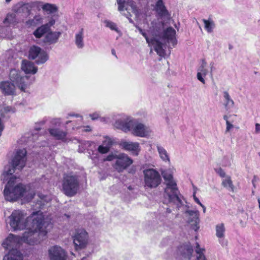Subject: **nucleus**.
I'll list each match as a JSON object with an SVG mask.
<instances>
[{
    "mask_svg": "<svg viewBox=\"0 0 260 260\" xmlns=\"http://www.w3.org/2000/svg\"><path fill=\"white\" fill-rule=\"evenodd\" d=\"M114 125L116 128L124 133L129 132L135 137L149 138L153 136V132L149 126L128 115L117 119Z\"/></svg>",
    "mask_w": 260,
    "mask_h": 260,
    "instance_id": "7ed1b4c3",
    "label": "nucleus"
},
{
    "mask_svg": "<svg viewBox=\"0 0 260 260\" xmlns=\"http://www.w3.org/2000/svg\"><path fill=\"white\" fill-rule=\"evenodd\" d=\"M31 8V4L29 3L19 2L13 6L12 11L20 21H23L30 15Z\"/></svg>",
    "mask_w": 260,
    "mask_h": 260,
    "instance_id": "9b49d317",
    "label": "nucleus"
},
{
    "mask_svg": "<svg viewBox=\"0 0 260 260\" xmlns=\"http://www.w3.org/2000/svg\"><path fill=\"white\" fill-rule=\"evenodd\" d=\"M217 172L221 177L225 178L226 177L225 172L221 168L219 169Z\"/></svg>",
    "mask_w": 260,
    "mask_h": 260,
    "instance_id": "de8ad7c7",
    "label": "nucleus"
},
{
    "mask_svg": "<svg viewBox=\"0 0 260 260\" xmlns=\"http://www.w3.org/2000/svg\"><path fill=\"white\" fill-rule=\"evenodd\" d=\"M91 159H92V160L94 161V163H96V160L95 158H93V157H91Z\"/></svg>",
    "mask_w": 260,
    "mask_h": 260,
    "instance_id": "bf43d9fd",
    "label": "nucleus"
},
{
    "mask_svg": "<svg viewBox=\"0 0 260 260\" xmlns=\"http://www.w3.org/2000/svg\"><path fill=\"white\" fill-rule=\"evenodd\" d=\"M100 116V113L99 112H95L89 115V117L93 120L98 119Z\"/></svg>",
    "mask_w": 260,
    "mask_h": 260,
    "instance_id": "37998d69",
    "label": "nucleus"
},
{
    "mask_svg": "<svg viewBox=\"0 0 260 260\" xmlns=\"http://www.w3.org/2000/svg\"><path fill=\"white\" fill-rule=\"evenodd\" d=\"M50 135L53 136L55 139L60 140L63 139L65 134L58 129H50L49 130Z\"/></svg>",
    "mask_w": 260,
    "mask_h": 260,
    "instance_id": "473e14b6",
    "label": "nucleus"
},
{
    "mask_svg": "<svg viewBox=\"0 0 260 260\" xmlns=\"http://www.w3.org/2000/svg\"><path fill=\"white\" fill-rule=\"evenodd\" d=\"M178 254L190 258L193 252V249L190 244L181 245L178 248Z\"/></svg>",
    "mask_w": 260,
    "mask_h": 260,
    "instance_id": "aec40b11",
    "label": "nucleus"
},
{
    "mask_svg": "<svg viewBox=\"0 0 260 260\" xmlns=\"http://www.w3.org/2000/svg\"><path fill=\"white\" fill-rule=\"evenodd\" d=\"M26 150L25 149H18L16 151L12 161L11 169L7 167L2 176V180H7L9 175L14 173V170H21L25 166L26 160Z\"/></svg>",
    "mask_w": 260,
    "mask_h": 260,
    "instance_id": "6e6552de",
    "label": "nucleus"
},
{
    "mask_svg": "<svg viewBox=\"0 0 260 260\" xmlns=\"http://www.w3.org/2000/svg\"><path fill=\"white\" fill-rule=\"evenodd\" d=\"M257 181V178L256 176H254L252 180V184L253 185V186L254 187H255V182L256 181Z\"/></svg>",
    "mask_w": 260,
    "mask_h": 260,
    "instance_id": "603ef678",
    "label": "nucleus"
},
{
    "mask_svg": "<svg viewBox=\"0 0 260 260\" xmlns=\"http://www.w3.org/2000/svg\"><path fill=\"white\" fill-rule=\"evenodd\" d=\"M222 185L228 190L234 191V186L230 176H226L222 181Z\"/></svg>",
    "mask_w": 260,
    "mask_h": 260,
    "instance_id": "bb28decb",
    "label": "nucleus"
},
{
    "mask_svg": "<svg viewBox=\"0 0 260 260\" xmlns=\"http://www.w3.org/2000/svg\"><path fill=\"white\" fill-rule=\"evenodd\" d=\"M54 23H55V21H54V20H51V21L49 22V23H48V24H47L48 25L49 28L51 26L53 25Z\"/></svg>",
    "mask_w": 260,
    "mask_h": 260,
    "instance_id": "864d4df0",
    "label": "nucleus"
},
{
    "mask_svg": "<svg viewBox=\"0 0 260 260\" xmlns=\"http://www.w3.org/2000/svg\"><path fill=\"white\" fill-rule=\"evenodd\" d=\"M193 199H194V201L198 204H199L200 206L202 205V204L201 203V202L200 201L199 199L196 197L195 192L193 194Z\"/></svg>",
    "mask_w": 260,
    "mask_h": 260,
    "instance_id": "09e8293b",
    "label": "nucleus"
},
{
    "mask_svg": "<svg viewBox=\"0 0 260 260\" xmlns=\"http://www.w3.org/2000/svg\"><path fill=\"white\" fill-rule=\"evenodd\" d=\"M132 9H133L132 12L135 14L136 13V10L134 8H132Z\"/></svg>",
    "mask_w": 260,
    "mask_h": 260,
    "instance_id": "e2e57ef3",
    "label": "nucleus"
},
{
    "mask_svg": "<svg viewBox=\"0 0 260 260\" xmlns=\"http://www.w3.org/2000/svg\"><path fill=\"white\" fill-rule=\"evenodd\" d=\"M50 260H64V251L59 246H53L48 250Z\"/></svg>",
    "mask_w": 260,
    "mask_h": 260,
    "instance_id": "2eb2a0df",
    "label": "nucleus"
},
{
    "mask_svg": "<svg viewBox=\"0 0 260 260\" xmlns=\"http://www.w3.org/2000/svg\"><path fill=\"white\" fill-rule=\"evenodd\" d=\"M76 249H84L88 245L89 236L85 230L82 228L76 229L70 232Z\"/></svg>",
    "mask_w": 260,
    "mask_h": 260,
    "instance_id": "9d476101",
    "label": "nucleus"
},
{
    "mask_svg": "<svg viewBox=\"0 0 260 260\" xmlns=\"http://www.w3.org/2000/svg\"><path fill=\"white\" fill-rule=\"evenodd\" d=\"M223 98L224 108L226 111L230 112L234 106V102L231 98L228 92L226 91L223 92Z\"/></svg>",
    "mask_w": 260,
    "mask_h": 260,
    "instance_id": "5701e85b",
    "label": "nucleus"
},
{
    "mask_svg": "<svg viewBox=\"0 0 260 260\" xmlns=\"http://www.w3.org/2000/svg\"><path fill=\"white\" fill-rule=\"evenodd\" d=\"M210 72L212 73V71H213V68H214V63L213 62H211L210 63Z\"/></svg>",
    "mask_w": 260,
    "mask_h": 260,
    "instance_id": "5fc2aeb1",
    "label": "nucleus"
},
{
    "mask_svg": "<svg viewBox=\"0 0 260 260\" xmlns=\"http://www.w3.org/2000/svg\"><path fill=\"white\" fill-rule=\"evenodd\" d=\"M62 189H63V190H65V183H63L62 184Z\"/></svg>",
    "mask_w": 260,
    "mask_h": 260,
    "instance_id": "052dcab7",
    "label": "nucleus"
},
{
    "mask_svg": "<svg viewBox=\"0 0 260 260\" xmlns=\"http://www.w3.org/2000/svg\"><path fill=\"white\" fill-rule=\"evenodd\" d=\"M84 31L83 28L80 29L75 36V44L79 49H83L85 46L84 41Z\"/></svg>",
    "mask_w": 260,
    "mask_h": 260,
    "instance_id": "6ab92c4d",
    "label": "nucleus"
},
{
    "mask_svg": "<svg viewBox=\"0 0 260 260\" xmlns=\"http://www.w3.org/2000/svg\"><path fill=\"white\" fill-rule=\"evenodd\" d=\"M155 9L157 13L161 16H166L168 15V12L162 0H158Z\"/></svg>",
    "mask_w": 260,
    "mask_h": 260,
    "instance_id": "393cba45",
    "label": "nucleus"
},
{
    "mask_svg": "<svg viewBox=\"0 0 260 260\" xmlns=\"http://www.w3.org/2000/svg\"><path fill=\"white\" fill-rule=\"evenodd\" d=\"M21 69L26 74H35L38 71L34 63L28 60H24L22 62Z\"/></svg>",
    "mask_w": 260,
    "mask_h": 260,
    "instance_id": "a211bd4d",
    "label": "nucleus"
},
{
    "mask_svg": "<svg viewBox=\"0 0 260 260\" xmlns=\"http://www.w3.org/2000/svg\"><path fill=\"white\" fill-rule=\"evenodd\" d=\"M201 206L203 208V212L204 213H205L206 212V207L203 205V204H202V205H201Z\"/></svg>",
    "mask_w": 260,
    "mask_h": 260,
    "instance_id": "6e6d98bb",
    "label": "nucleus"
},
{
    "mask_svg": "<svg viewBox=\"0 0 260 260\" xmlns=\"http://www.w3.org/2000/svg\"><path fill=\"white\" fill-rule=\"evenodd\" d=\"M203 21L204 23L205 28L207 31L209 33H211L213 31L215 27V23L214 21L210 19H203Z\"/></svg>",
    "mask_w": 260,
    "mask_h": 260,
    "instance_id": "c85d7f7f",
    "label": "nucleus"
},
{
    "mask_svg": "<svg viewBox=\"0 0 260 260\" xmlns=\"http://www.w3.org/2000/svg\"><path fill=\"white\" fill-rule=\"evenodd\" d=\"M133 162V160L125 153H121L116 155V160L114 168L119 172L123 171Z\"/></svg>",
    "mask_w": 260,
    "mask_h": 260,
    "instance_id": "f8f14e48",
    "label": "nucleus"
},
{
    "mask_svg": "<svg viewBox=\"0 0 260 260\" xmlns=\"http://www.w3.org/2000/svg\"><path fill=\"white\" fill-rule=\"evenodd\" d=\"M21 22L16 15L14 13H8L5 19L3 21V23L6 26H10L11 25H15Z\"/></svg>",
    "mask_w": 260,
    "mask_h": 260,
    "instance_id": "412c9836",
    "label": "nucleus"
},
{
    "mask_svg": "<svg viewBox=\"0 0 260 260\" xmlns=\"http://www.w3.org/2000/svg\"><path fill=\"white\" fill-rule=\"evenodd\" d=\"M9 78L11 82L4 81L0 83V88L3 93L13 95L16 86L21 91L25 90L27 86L25 83V81L28 79L27 76L21 77L18 71L12 69L10 71Z\"/></svg>",
    "mask_w": 260,
    "mask_h": 260,
    "instance_id": "423d86ee",
    "label": "nucleus"
},
{
    "mask_svg": "<svg viewBox=\"0 0 260 260\" xmlns=\"http://www.w3.org/2000/svg\"><path fill=\"white\" fill-rule=\"evenodd\" d=\"M215 235L219 239V242L222 246L226 245L227 242L224 239L225 228L224 223H219L215 226Z\"/></svg>",
    "mask_w": 260,
    "mask_h": 260,
    "instance_id": "dca6fc26",
    "label": "nucleus"
},
{
    "mask_svg": "<svg viewBox=\"0 0 260 260\" xmlns=\"http://www.w3.org/2000/svg\"><path fill=\"white\" fill-rule=\"evenodd\" d=\"M49 30V26L48 24H45L41 26L36 30L34 34L36 38H41L44 34L46 33Z\"/></svg>",
    "mask_w": 260,
    "mask_h": 260,
    "instance_id": "cd10ccee",
    "label": "nucleus"
},
{
    "mask_svg": "<svg viewBox=\"0 0 260 260\" xmlns=\"http://www.w3.org/2000/svg\"><path fill=\"white\" fill-rule=\"evenodd\" d=\"M41 52L40 48L37 46H33L30 48L29 52V58L31 59H35L40 55Z\"/></svg>",
    "mask_w": 260,
    "mask_h": 260,
    "instance_id": "c756f323",
    "label": "nucleus"
},
{
    "mask_svg": "<svg viewBox=\"0 0 260 260\" xmlns=\"http://www.w3.org/2000/svg\"><path fill=\"white\" fill-rule=\"evenodd\" d=\"M60 33L58 32H49L46 36V41L50 43H55L58 39Z\"/></svg>",
    "mask_w": 260,
    "mask_h": 260,
    "instance_id": "7c9ffc66",
    "label": "nucleus"
},
{
    "mask_svg": "<svg viewBox=\"0 0 260 260\" xmlns=\"http://www.w3.org/2000/svg\"><path fill=\"white\" fill-rule=\"evenodd\" d=\"M12 0H6V2L7 3H9L10 2H11Z\"/></svg>",
    "mask_w": 260,
    "mask_h": 260,
    "instance_id": "0e129e2a",
    "label": "nucleus"
},
{
    "mask_svg": "<svg viewBox=\"0 0 260 260\" xmlns=\"http://www.w3.org/2000/svg\"><path fill=\"white\" fill-rule=\"evenodd\" d=\"M74 121L73 119H71V120H69L66 121V123L67 124H68V123H69V122H74Z\"/></svg>",
    "mask_w": 260,
    "mask_h": 260,
    "instance_id": "13d9d810",
    "label": "nucleus"
},
{
    "mask_svg": "<svg viewBox=\"0 0 260 260\" xmlns=\"http://www.w3.org/2000/svg\"><path fill=\"white\" fill-rule=\"evenodd\" d=\"M42 18L40 15H36L32 19H29L26 22L27 25L34 26L40 23Z\"/></svg>",
    "mask_w": 260,
    "mask_h": 260,
    "instance_id": "c9c22d12",
    "label": "nucleus"
},
{
    "mask_svg": "<svg viewBox=\"0 0 260 260\" xmlns=\"http://www.w3.org/2000/svg\"><path fill=\"white\" fill-rule=\"evenodd\" d=\"M10 112L14 113L15 112V110L10 107H4L1 109L0 114L2 117H4L6 114Z\"/></svg>",
    "mask_w": 260,
    "mask_h": 260,
    "instance_id": "58836bf2",
    "label": "nucleus"
},
{
    "mask_svg": "<svg viewBox=\"0 0 260 260\" xmlns=\"http://www.w3.org/2000/svg\"><path fill=\"white\" fill-rule=\"evenodd\" d=\"M171 212H172V210L169 208H167L166 209V213H171Z\"/></svg>",
    "mask_w": 260,
    "mask_h": 260,
    "instance_id": "4d7b16f0",
    "label": "nucleus"
},
{
    "mask_svg": "<svg viewBox=\"0 0 260 260\" xmlns=\"http://www.w3.org/2000/svg\"><path fill=\"white\" fill-rule=\"evenodd\" d=\"M69 117H71L72 118H74V117H79V118H81V119H82V116H80L78 114H71V113H69V114H68V116L66 117V118H69Z\"/></svg>",
    "mask_w": 260,
    "mask_h": 260,
    "instance_id": "c03bdc74",
    "label": "nucleus"
},
{
    "mask_svg": "<svg viewBox=\"0 0 260 260\" xmlns=\"http://www.w3.org/2000/svg\"><path fill=\"white\" fill-rule=\"evenodd\" d=\"M104 23L106 27H109L111 30L118 31V28L115 23L109 20H106L105 21Z\"/></svg>",
    "mask_w": 260,
    "mask_h": 260,
    "instance_id": "a19ab883",
    "label": "nucleus"
},
{
    "mask_svg": "<svg viewBox=\"0 0 260 260\" xmlns=\"http://www.w3.org/2000/svg\"><path fill=\"white\" fill-rule=\"evenodd\" d=\"M90 144L91 142L89 141H85L84 143H82L79 145V149H81L83 144L84 145V147H83V148H86L90 145Z\"/></svg>",
    "mask_w": 260,
    "mask_h": 260,
    "instance_id": "a18cd8bd",
    "label": "nucleus"
},
{
    "mask_svg": "<svg viewBox=\"0 0 260 260\" xmlns=\"http://www.w3.org/2000/svg\"><path fill=\"white\" fill-rule=\"evenodd\" d=\"M109 149L107 147L104 146L102 145H100L98 147V151L99 153L102 154H105L109 151Z\"/></svg>",
    "mask_w": 260,
    "mask_h": 260,
    "instance_id": "79ce46f5",
    "label": "nucleus"
},
{
    "mask_svg": "<svg viewBox=\"0 0 260 260\" xmlns=\"http://www.w3.org/2000/svg\"><path fill=\"white\" fill-rule=\"evenodd\" d=\"M136 28L139 32L145 38L149 46L153 47L157 54L161 57L165 55L163 45L167 40L174 45L177 41L175 38L176 31L172 27L164 30V23L161 22L153 21L147 32L138 26Z\"/></svg>",
    "mask_w": 260,
    "mask_h": 260,
    "instance_id": "f03ea898",
    "label": "nucleus"
},
{
    "mask_svg": "<svg viewBox=\"0 0 260 260\" xmlns=\"http://www.w3.org/2000/svg\"><path fill=\"white\" fill-rule=\"evenodd\" d=\"M223 119L226 122L225 133H229L234 127V125L229 121V117L227 115L223 116Z\"/></svg>",
    "mask_w": 260,
    "mask_h": 260,
    "instance_id": "4c0bfd02",
    "label": "nucleus"
},
{
    "mask_svg": "<svg viewBox=\"0 0 260 260\" xmlns=\"http://www.w3.org/2000/svg\"><path fill=\"white\" fill-rule=\"evenodd\" d=\"M79 189V182L75 176L66 177V196H73Z\"/></svg>",
    "mask_w": 260,
    "mask_h": 260,
    "instance_id": "4468645a",
    "label": "nucleus"
},
{
    "mask_svg": "<svg viewBox=\"0 0 260 260\" xmlns=\"http://www.w3.org/2000/svg\"><path fill=\"white\" fill-rule=\"evenodd\" d=\"M119 145L121 149L131 152L135 156H138L141 150L140 144L137 142L122 139L119 142Z\"/></svg>",
    "mask_w": 260,
    "mask_h": 260,
    "instance_id": "ddd939ff",
    "label": "nucleus"
},
{
    "mask_svg": "<svg viewBox=\"0 0 260 260\" xmlns=\"http://www.w3.org/2000/svg\"><path fill=\"white\" fill-rule=\"evenodd\" d=\"M3 260H23V256L20 251L13 249L4 256Z\"/></svg>",
    "mask_w": 260,
    "mask_h": 260,
    "instance_id": "4be33fe9",
    "label": "nucleus"
},
{
    "mask_svg": "<svg viewBox=\"0 0 260 260\" xmlns=\"http://www.w3.org/2000/svg\"><path fill=\"white\" fill-rule=\"evenodd\" d=\"M117 4L118 5V10L121 12H124V8L125 7V2L122 0H117ZM122 14L124 15H125L126 17V18H127L129 19V20L131 22H132V19L129 18V16H131V14H127L125 13L124 12H123Z\"/></svg>",
    "mask_w": 260,
    "mask_h": 260,
    "instance_id": "f704fd0d",
    "label": "nucleus"
},
{
    "mask_svg": "<svg viewBox=\"0 0 260 260\" xmlns=\"http://www.w3.org/2000/svg\"><path fill=\"white\" fill-rule=\"evenodd\" d=\"M255 133H260V124L256 123L255 124Z\"/></svg>",
    "mask_w": 260,
    "mask_h": 260,
    "instance_id": "8fccbe9b",
    "label": "nucleus"
},
{
    "mask_svg": "<svg viewBox=\"0 0 260 260\" xmlns=\"http://www.w3.org/2000/svg\"><path fill=\"white\" fill-rule=\"evenodd\" d=\"M116 158V155H114L113 154L109 155L104 159L105 161H111L113 159Z\"/></svg>",
    "mask_w": 260,
    "mask_h": 260,
    "instance_id": "49530a36",
    "label": "nucleus"
},
{
    "mask_svg": "<svg viewBox=\"0 0 260 260\" xmlns=\"http://www.w3.org/2000/svg\"><path fill=\"white\" fill-rule=\"evenodd\" d=\"M36 234L31 232H25L22 237L15 236L10 234L3 242L2 245L6 249L16 247L19 245L21 242L27 243L30 245H34L38 242Z\"/></svg>",
    "mask_w": 260,
    "mask_h": 260,
    "instance_id": "0eeeda50",
    "label": "nucleus"
},
{
    "mask_svg": "<svg viewBox=\"0 0 260 260\" xmlns=\"http://www.w3.org/2000/svg\"><path fill=\"white\" fill-rule=\"evenodd\" d=\"M186 213L189 216L190 218H191V219L189 220V222H194L196 227L194 230L197 231L199 229V226H197V224L199 222V212L197 210H188L186 212Z\"/></svg>",
    "mask_w": 260,
    "mask_h": 260,
    "instance_id": "a878e982",
    "label": "nucleus"
},
{
    "mask_svg": "<svg viewBox=\"0 0 260 260\" xmlns=\"http://www.w3.org/2000/svg\"><path fill=\"white\" fill-rule=\"evenodd\" d=\"M144 187L146 188H155L161 182L159 173L153 168L146 169L143 171Z\"/></svg>",
    "mask_w": 260,
    "mask_h": 260,
    "instance_id": "1a4fd4ad",
    "label": "nucleus"
},
{
    "mask_svg": "<svg viewBox=\"0 0 260 260\" xmlns=\"http://www.w3.org/2000/svg\"><path fill=\"white\" fill-rule=\"evenodd\" d=\"M26 213L22 210H16L9 217V224L13 231L22 230L27 228L26 232H32L36 237L40 235H45L48 231L47 228L51 225L44 221V217L41 211L33 212L26 217Z\"/></svg>",
    "mask_w": 260,
    "mask_h": 260,
    "instance_id": "f257e3e1",
    "label": "nucleus"
},
{
    "mask_svg": "<svg viewBox=\"0 0 260 260\" xmlns=\"http://www.w3.org/2000/svg\"><path fill=\"white\" fill-rule=\"evenodd\" d=\"M208 73L207 63L205 60L203 59L202 60L200 66L197 70V79L202 83L205 84V80L204 78L207 75Z\"/></svg>",
    "mask_w": 260,
    "mask_h": 260,
    "instance_id": "f3484780",
    "label": "nucleus"
},
{
    "mask_svg": "<svg viewBox=\"0 0 260 260\" xmlns=\"http://www.w3.org/2000/svg\"><path fill=\"white\" fill-rule=\"evenodd\" d=\"M42 9L49 13H53L56 11L57 8L55 5L46 3L42 6Z\"/></svg>",
    "mask_w": 260,
    "mask_h": 260,
    "instance_id": "72a5a7b5",
    "label": "nucleus"
},
{
    "mask_svg": "<svg viewBox=\"0 0 260 260\" xmlns=\"http://www.w3.org/2000/svg\"><path fill=\"white\" fill-rule=\"evenodd\" d=\"M205 249L202 248L200 247L199 243H196V252L197 254V260H207L204 255Z\"/></svg>",
    "mask_w": 260,
    "mask_h": 260,
    "instance_id": "2f4dec72",
    "label": "nucleus"
},
{
    "mask_svg": "<svg viewBox=\"0 0 260 260\" xmlns=\"http://www.w3.org/2000/svg\"><path fill=\"white\" fill-rule=\"evenodd\" d=\"M54 121H55V122L56 123H60L59 119H55L54 120Z\"/></svg>",
    "mask_w": 260,
    "mask_h": 260,
    "instance_id": "680f3d73",
    "label": "nucleus"
},
{
    "mask_svg": "<svg viewBox=\"0 0 260 260\" xmlns=\"http://www.w3.org/2000/svg\"><path fill=\"white\" fill-rule=\"evenodd\" d=\"M156 148L160 159L165 162L169 163L170 162L169 154L165 148L160 145H157Z\"/></svg>",
    "mask_w": 260,
    "mask_h": 260,
    "instance_id": "b1692460",
    "label": "nucleus"
},
{
    "mask_svg": "<svg viewBox=\"0 0 260 260\" xmlns=\"http://www.w3.org/2000/svg\"><path fill=\"white\" fill-rule=\"evenodd\" d=\"M165 181L166 187L164 193V203L173 204L177 208L182 205V202L178 195V189L176 181L173 178V172L171 169L165 170L161 172Z\"/></svg>",
    "mask_w": 260,
    "mask_h": 260,
    "instance_id": "39448f33",
    "label": "nucleus"
},
{
    "mask_svg": "<svg viewBox=\"0 0 260 260\" xmlns=\"http://www.w3.org/2000/svg\"><path fill=\"white\" fill-rule=\"evenodd\" d=\"M113 144V141L109 137H105L104 140L103 141L102 145L108 148L110 150V148Z\"/></svg>",
    "mask_w": 260,
    "mask_h": 260,
    "instance_id": "ea45409f",
    "label": "nucleus"
},
{
    "mask_svg": "<svg viewBox=\"0 0 260 260\" xmlns=\"http://www.w3.org/2000/svg\"><path fill=\"white\" fill-rule=\"evenodd\" d=\"M15 178L10 177L4 190V196L6 200L14 202L22 198L26 201L31 200L35 195L33 191L28 190V186L21 183L15 184Z\"/></svg>",
    "mask_w": 260,
    "mask_h": 260,
    "instance_id": "20e7f679",
    "label": "nucleus"
},
{
    "mask_svg": "<svg viewBox=\"0 0 260 260\" xmlns=\"http://www.w3.org/2000/svg\"><path fill=\"white\" fill-rule=\"evenodd\" d=\"M91 131V128L90 126H86L83 127V129H82V131L85 132H88Z\"/></svg>",
    "mask_w": 260,
    "mask_h": 260,
    "instance_id": "3c124183",
    "label": "nucleus"
},
{
    "mask_svg": "<svg viewBox=\"0 0 260 260\" xmlns=\"http://www.w3.org/2000/svg\"><path fill=\"white\" fill-rule=\"evenodd\" d=\"M38 57V59L36 60L38 64L43 63L48 59V55L44 51H41Z\"/></svg>",
    "mask_w": 260,
    "mask_h": 260,
    "instance_id": "e433bc0d",
    "label": "nucleus"
}]
</instances>
